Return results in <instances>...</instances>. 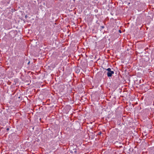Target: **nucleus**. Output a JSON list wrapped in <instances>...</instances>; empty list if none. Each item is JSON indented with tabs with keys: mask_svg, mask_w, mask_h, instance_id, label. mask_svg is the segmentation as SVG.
<instances>
[{
	"mask_svg": "<svg viewBox=\"0 0 154 154\" xmlns=\"http://www.w3.org/2000/svg\"><path fill=\"white\" fill-rule=\"evenodd\" d=\"M114 73V72L113 71H111L109 72H107V75L108 77H111L112 75V74Z\"/></svg>",
	"mask_w": 154,
	"mask_h": 154,
	"instance_id": "obj_1",
	"label": "nucleus"
},
{
	"mask_svg": "<svg viewBox=\"0 0 154 154\" xmlns=\"http://www.w3.org/2000/svg\"><path fill=\"white\" fill-rule=\"evenodd\" d=\"M106 70L108 71V72H109L112 71L111 70V69L110 68H107L106 69Z\"/></svg>",
	"mask_w": 154,
	"mask_h": 154,
	"instance_id": "obj_2",
	"label": "nucleus"
},
{
	"mask_svg": "<svg viewBox=\"0 0 154 154\" xmlns=\"http://www.w3.org/2000/svg\"><path fill=\"white\" fill-rule=\"evenodd\" d=\"M119 32L120 33H122V31H121L120 30H119Z\"/></svg>",
	"mask_w": 154,
	"mask_h": 154,
	"instance_id": "obj_3",
	"label": "nucleus"
},
{
	"mask_svg": "<svg viewBox=\"0 0 154 154\" xmlns=\"http://www.w3.org/2000/svg\"><path fill=\"white\" fill-rule=\"evenodd\" d=\"M102 28H103H103H104V26H102Z\"/></svg>",
	"mask_w": 154,
	"mask_h": 154,
	"instance_id": "obj_4",
	"label": "nucleus"
},
{
	"mask_svg": "<svg viewBox=\"0 0 154 154\" xmlns=\"http://www.w3.org/2000/svg\"><path fill=\"white\" fill-rule=\"evenodd\" d=\"M9 130V129L8 128L7 129V130Z\"/></svg>",
	"mask_w": 154,
	"mask_h": 154,
	"instance_id": "obj_5",
	"label": "nucleus"
},
{
	"mask_svg": "<svg viewBox=\"0 0 154 154\" xmlns=\"http://www.w3.org/2000/svg\"><path fill=\"white\" fill-rule=\"evenodd\" d=\"M29 63H28V64H29Z\"/></svg>",
	"mask_w": 154,
	"mask_h": 154,
	"instance_id": "obj_6",
	"label": "nucleus"
}]
</instances>
